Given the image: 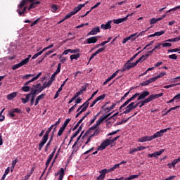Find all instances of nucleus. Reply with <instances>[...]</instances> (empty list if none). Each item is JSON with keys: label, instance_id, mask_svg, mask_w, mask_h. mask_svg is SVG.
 Listing matches in <instances>:
<instances>
[{"label": "nucleus", "instance_id": "1", "mask_svg": "<svg viewBox=\"0 0 180 180\" xmlns=\"http://www.w3.org/2000/svg\"><path fill=\"white\" fill-rule=\"evenodd\" d=\"M110 115H112V112H110L103 117H100V118L96 121V124L91 127L89 129V130H87L85 132V134L83 136V139L85 137V136H88V134H89V133H91V131H92V130H95V129H98V127H99V126H101V124H102V123H103V122H105V120H106V119H108V117H109V116H110Z\"/></svg>", "mask_w": 180, "mask_h": 180}, {"label": "nucleus", "instance_id": "2", "mask_svg": "<svg viewBox=\"0 0 180 180\" xmlns=\"http://www.w3.org/2000/svg\"><path fill=\"white\" fill-rule=\"evenodd\" d=\"M34 0H22V1L18 4L16 12L18 13V15L20 16H22V15H24V13H26V11H27V5L29 2H34Z\"/></svg>", "mask_w": 180, "mask_h": 180}, {"label": "nucleus", "instance_id": "3", "mask_svg": "<svg viewBox=\"0 0 180 180\" xmlns=\"http://www.w3.org/2000/svg\"><path fill=\"white\" fill-rule=\"evenodd\" d=\"M164 95L163 93H160L159 94H150L148 98H146L143 101H139L140 105L139 108H143V106L146 105V103H149V102H152L155 99H158V98H161Z\"/></svg>", "mask_w": 180, "mask_h": 180}, {"label": "nucleus", "instance_id": "4", "mask_svg": "<svg viewBox=\"0 0 180 180\" xmlns=\"http://www.w3.org/2000/svg\"><path fill=\"white\" fill-rule=\"evenodd\" d=\"M40 77H41V72L38 73L36 77H33L31 80L25 83L24 86L22 87V91H23V92H29V91H32V89L30 88V86H29V84L31 82H34V81H36V79H39Z\"/></svg>", "mask_w": 180, "mask_h": 180}, {"label": "nucleus", "instance_id": "5", "mask_svg": "<svg viewBox=\"0 0 180 180\" xmlns=\"http://www.w3.org/2000/svg\"><path fill=\"white\" fill-rule=\"evenodd\" d=\"M134 67H136V64L134 63H131L127 60L120 71H121V72H124L125 71H129L131 68H134Z\"/></svg>", "mask_w": 180, "mask_h": 180}, {"label": "nucleus", "instance_id": "6", "mask_svg": "<svg viewBox=\"0 0 180 180\" xmlns=\"http://www.w3.org/2000/svg\"><path fill=\"white\" fill-rule=\"evenodd\" d=\"M140 93H136L135 94H134L131 98H129L127 101H126L119 108V110H122V108H125V106H127V105H129V103H130V102H131V101H134V99H136V98H137V96H139Z\"/></svg>", "mask_w": 180, "mask_h": 180}, {"label": "nucleus", "instance_id": "7", "mask_svg": "<svg viewBox=\"0 0 180 180\" xmlns=\"http://www.w3.org/2000/svg\"><path fill=\"white\" fill-rule=\"evenodd\" d=\"M168 130H170V128H166L157 131L152 136V139L154 140V139H157L158 137H162V136H164V133H167Z\"/></svg>", "mask_w": 180, "mask_h": 180}, {"label": "nucleus", "instance_id": "8", "mask_svg": "<svg viewBox=\"0 0 180 180\" xmlns=\"http://www.w3.org/2000/svg\"><path fill=\"white\" fill-rule=\"evenodd\" d=\"M31 91L35 92L37 94H40V92H43V86H41V84H37L36 85H33L32 88H31Z\"/></svg>", "mask_w": 180, "mask_h": 180}, {"label": "nucleus", "instance_id": "9", "mask_svg": "<svg viewBox=\"0 0 180 180\" xmlns=\"http://www.w3.org/2000/svg\"><path fill=\"white\" fill-rule=\"evenodd\" d=\"M54 133H56V131H54V130H53L51 138L45 146V148H44L45 153H47V151H49V148H50V146H51V143H53V139H54Z\"/></svg>", "mask_w": 180, "mask_h": 180}, {"label": "nucleus", "instance_id": "10", "mask_svg": "<svg viewBox=\"0 0 180 180\" xmlns=\"http://www.w3.org/2000/svg\"><path fill=\"white\" fill-rule=\"evenodd\" d=\"M47 140H49V136L44 135L42 139L41 140V141L39 144V151H41V148H43V147H44V144H46V143H47Z\"/></svg>", "mask_w": 180, "mask_h": 180}, {"label": "nucleus", "instance_id": "11", "mask_svg": "<svg viewBox=\"0 0 180 180\" xmlns=\"http://www.w3.org/2000/svg\"><path fill=\"white\" fill-rule=\"evenodd\" d=\"M110 139L105 140L98 147V150H105L108 146H110Z\"/></svg>", "mask_w": 180, "mask_h": 180}, {"label": "nucleus", "instance_id": "12", "mask_svg": "<svg viewBox=\"0 0 180 180\" xmlns=\"http://www.w3.org/2000/svg\"><path fill=\"white\" fill-rule=\"evenodd\" d=\"M150 95V91H143L141 94H139V96L137 98V101H141L142 99H146L147 96Z\"/></svg>", "mask_w": 180, "mask_h": 180}, {"label": "nucleus", "instance_id": "13", "mask_svg": "<svg viewBox=\"0 0 180 180\" xmlns=\"http://www.w3.org/2000/svg\"><path fill=\"white\" fill-rule=\"evenodd\" d=\"M64 175H65V171L64 170V168H60L58 172L55 173V176H59L58 180H63Z\"/></svg>", "mask_w": 180, "mask_h": 180}, {"label": "nucleus", "instance_id": "14", "mask_svg": "<svg viewBox=\"0 0 180 180\" xmlns=\"http://www.w3.org/2000/svg\"><path fill=\"white\" fill-rule=\"evenodd\" d=\"M38 93H37L36 91H31L30 93L27 94V95L29 96V98H30L31 96V100H30V105L31 106H33V105H34V98H36V95H37Z\"/></svg>", "mask_w": 180, "mask_h": 180}, {"label": "nucleus", "instance_id": "15", "mask_svg": "<svg viewBox=\"0 0 180 180\" xmlns=\"http://www.w3.org/2000/svg\"><path fill=\"white\" fill-rule=\"evenodd\" d=\"M100 175L96 178V180H104L105 176L106 174H108V169H103L101 171H100Z\"/></svg>", "mask_w": 180, "mask_h": 180}, {"label": "nucleus", "instance_id": "16", "mask_svg": "<svg viewBox=\"0 0 180 180\" xmlns=\"http://www.w3.org/2000/svg\"><path fill=\"white\" fill-rule=\"evenodd\" d=\"M15 113H22V110L19 108H13L8 112V115L11 117H15Z\"/></svg>", "mask_w": 180, "mask_h": 180}, {"label": "nucleus", "instance_id": "17", "mask_svg": "<svg viewBox=\"0 0 180 180\" xmlns=\"http://www.w3.org/2000/svg\"><path fill=\"white\" fill-rule=\"evenodd\" d=\"M100 32H101V27H96L93 28L92 30L87 34V36H95V34H97V33H99Z\"/></svg>", "mask_w": 180, "mask_h": 180}, {"label": "nucleus", "instance_id": "18", "mask_svg": "<svg viewBox=\"0 0 180 180\" xmlns=\"http://www.w3.org/2000/svg\"><path fill=\"white\" fill-rule=\"evenodd\" d=\"M153 82H155V80L153 77L140 83L139 85L140 86H147V85H150V84H153Z\"/></svg>", "mask_w": 180, "mask_h": 180}, {"label": "nucleus", "instance_id": "19", "mask_svg": "<svg viewBox=\"0 0 180 180\" xmlns=\"http://www.w3.org/2000/svg\"><path fill=\"white\" fill-rule=\"evenodd\" d=\"M164 151H165V149H161L158 152H155V153H153L152 154H148V157H150V158H153V157H154L155 158H157V157L161 155L162 154V153H164Z\"/></svg>", "mask_w": 180, "mask_h": 180}, {"label": "nucleus", "instance_id": "20", "mask_svg": "<svg viewBox=\"0 0 180 180\" xmlns=\"http://www.w3.org/2000/svg\"><path fill=\"white\" fill-rule=\"evenodd\" d=\"M151 140H153L152 136H143V137H141V138H139V139H138V141H139V143H146V141H151Z\"/></svg>", "mask_w": 180, "mask_h": 180}, {"label": "nucleus", "instance_id": "21", "mask_svg": "<svg viewBox=\"0 0 180 180\" xmlns=\"http://www.w3.org/2000/svg\"><path fill=\"white\" fill-rule=\"evenodd\" d=\"M139 176H140V175H137V174L130 175L129 176L126 177L125 179L124 177L117 178L116 180H133L139 178Z\"/></svg>", "mask_w": 180, "mask_h": 180}, {"label": "nucleus", "instance_id": "22", "mask_svg": "<svg viewBox=\"0 0 180 180\" xmlns=\"http://www.w3.org/2000/svg\"><path fill=\"white\" fill-rule=\"evenodd\" d=\"M128 18H129V15H127L126 17L122 18L113 20V23H115V25H119L120 23H123V22H126V20H127Z\"/></svg>", "mask_w": 180, "mask_h": 180}, {"label": "nucleus", "instance_id": "23", "mask_svg": "<svg viewBox=\"0 0 180 180\" xmlns=\"http://www.w3.org/2000/svg\"><path fill=\"white\" fill-rule=\"evenodd\" d=\"M87 44H95L98 41V37H91L86 39Z\"/></svg>", "mask_w": 180, "mask_h": 180}, {"label": "nucleus", "instance_id": "24", "mask_svg": "<svg viewBox=\"0 0 180 180\" xmlns=\"http://www.w3.org/2000/svg\"><path fill=\"white\" fill-rule=\"evenodd\" d=\"M111 23H112V21H108L106 24H102L101 25V27L103 30H108V29H112V25H110Z\"/></svg>", "mask_w": 180, "mask_h": 180}, {"label": "nucleus", "instance_id": "25", "mask_svg": "<svg viewBox=\"0 0 180 180\" xmlns=\"http://www.w3.org/2000/svg\"><path fill=\"white\" fill-rule=\"evenodd\" d=\"M120 72V69L116 70L110 77H108L107 79V82H110V81H112V79H113V78H115Z\"/></svg>", "mask_w": 180, "mask_h": 180}, {"label": "nucleus", "instance_id": "26", "mask_svg": "<svg viewBox=\"0 0 180 180\" xmlns=\"http://www.w3.org/2000/svg\"><path fill=\"white\" fill-rule=\"evenodd\" d=\"M17 96H18L17 92H13L11 94L7 95V99L8 101H12V99H13L14 98H16Z\"/></svg>", "mask_w": 180, "mask_h": 180}, {"label": "nucleus", "instance_id": "27", "mask_svg": "<svg viewBox=\"0 0 180 180\" xmlns=\"http://www.w3.org/2000/svg\"><path fill=\"white\" fill-rule=\"evenodd\" d=\"M53 157H54V155L53 154L49 155V158L46 160V162L45 164L46 168L49 167V165H50V162H51V160H53Z\"/></svg>", "mask_w": 180, "mask_h": 180}, {"label": "nucleus", "instance_id": "28", "mask_svg": "<svg viewBox=\"0 0 180 180\" xmlns=\"http://www.w3.org/2000/svg\"><path fill=\"white\" fill-rule=\"evenodd\" d=\"M65 131V128H64V127H61L59 131H58L57 137H61V136H63V134L64 133Z\"/></svg>", "mask_w": 180, "mask_h": 180}, {"label": "nucleus", "instance_id": "29", "mask_svg": "<svg viewBox=\"0 0 180 180\" xmlns=\"http://www.w3.org/2000/svg\"><path fill=\"white\" fill-rule=\"evenodd\" d=\"M53 83L51 82V81H49L47 83L45 82L43 85H42V89L44 91V89H46V88H50V86Z\"/></svg>", "mask_w": 180, "mask_h": 180}, {"label": "nucleus", "instance_id": "30", "mask_svg": "<svg viewBox=\"0 0 180 180\" xmlns=\"http://www.w3.org/2000/svg\"><path fill=\"white\" fill-rule=\"evenodd\" d=\"M84 134V131H82L80 136H79L76 140V141L75 142V143L73 144L72 148H75V146H77L78 144V141H79V140H81V137L82 136V135Z\"/></svg>", "mask_w": 180, "mask_h": 180}, {"label": "nucleus", "instance_id": "31", "mask_svg": "<svg viewBox=\"0 0 180 180\" xmlns=\"http://www.w3.org/2000/svg\"><path fill=\"white\" fill-rule=\"evenodd\" d=\"M81 57L80 53L73 54L70 56V60H78Z\"/></svg>", "mask_w": 180, "mask_h": 180}, {"label": "nucleus", "instance_id": "32", "mask_svg": "<svg viewBox=\"0 0 180 180\" xmlns=\"http://www.w3.org/2000/svg\"><path fill=\"white\" fill-rule=\"evenodd\" d=\"M165 75H167V73L162 72L160 73L158 76L154 77L153 79H155V82L156 79H158V78H162V77H164Z\"/></svg>", "mask_w": 180, "mask_h": 180}, {"label": "nucleus", "instance_id": "33", "mask_svg": "<svg viewBox=\"0 0 180 180\" xmlns=\"http://www.w3.org/2000/svg\"><path fill=\"white\" fill-rule=\"evenodd\" d=\"M52 53H54V51H48L46 53H45L44 54L43 58L39 61V63H41V61H43L44 60V58H46V57H47V56H50V54H51Z\"/></svg>", "mask_w": 180, "mask_h": 180}, {"label": "nucleus", "instance_id": "34", "mask_svg": "<svg viewBox=\"0 0 180 180\" xmlns=\"http://www.w3.org/2000/svg\"><path fill=\"white\" fill-rule=\"evenodd\" d=\"M129 40H131V41H134V40H136V39H137V33H134L131 34L130 36L128 37Z\"/></svg>", "mask_w": 180, "mask_h": 180}, {"label": "nucleus", "instance_id": "35", "mask_svg": "<svg viewBox=\"0 0 180 180\" xmlns=\"http://www.w3.org/2000/svg\"><path fill=\"white\" fill-rule=\"evenodd\" d=\"M86 106L84 107L76 115H75V118L77 119V117H78L79 116H80L81 115H82V113H84V112H86Z\"/></svg>", "mask_w": 180, "mask_h": 180}, {"label": "nucleus", "instance_id": "36", "mask_svg": "<svg viewBox=\"0 0 180 180\" xmlns=\"http://www.w3.org/2000/svg\"><path fill=\"white\" fill-rule=\"evenodd\" d=\"M43 53H44L43 50L40 51L39 52L35 53V54L32 56V60H36V58H37V57H39V56H41Z\"/></svg>", "mask_w": 180, "mask_h": 180}, {"label": "nucleus", "instance_id": "37", "mask_svg": "<svg viewBox=\"0 0 180 180\" xmlns=\"http://www.w3.org/2000/svg\"><path fill=\"white\" fill-rule=\"evenodd\" d=\"M129 119H130V117H128L126 120L124 119L122 121L117 122L116 126H120V124H123V123H127V122H129Z\"/></svg>", "mask_w": 180, "mask_h": 180}, {"label": "nucleus", "instance_id": "38", "mask_svg": "<svg viewBox=\"0 0 180 180\" xmlns=\"http://www.w3.org/2000/svg\"><path fill=\"white\" fill-rule=\"evenodd\" d=\"M126 110H124L122 113L120 114V116H122V115H127L131 112V110L129 108L128 106L125 108Z\"/></svg>", "mask_w": 180, "mask_h": 180}, {"label": "nucleus", "instance_id": "39", "mask_svg": "<svg viewBox=\"0 0 180 180\" xmlns=\"http://www.w3.org/2000/svg\"><path fill=\"white\" fill-rule=\"evenodd\" d=\"M30 94H27L25 98H21L22 102L25 103H27L29 102L30 98L29 97Z\"/></svg>", "mask_w": 180, "mask_h": 180}, {"label": "nucleus", "instance_id": "40", "mask_svg": "<svg viewBox=\"0 0 180 180\" xmlns=\"http://www.w3.org/2000/svg\"><path fill=\"white\" fill-rule=\"evenodd\" d=\"M180 162V157L179 158H177V159H174L172 162L173 168H175V165H176V164H178V162Z\"/></svg>", "mask_w": 180, "mask_h": 180}, {"label": "nucleus", "instance_id": "41", "mask_svg": "<svg viewBox=\"0 0 180 180\" xmlns=\"http://www.w3.org/2000/svg\"><path fill=\"white\" fill-rule=\"evenodd\" d=\"M70 122H71V119L70 118H68L64 124L62 125V127L66 129L67 128V126H68V123H70Z\"/></svg>", "mask_w": 180, "mask_h": 180}, {"label": "nucleus", "instance_id": "42", "mask_svg": "<svg viewBox=\"0 0 180 180\" xmlns=\"http://www.w3.org/2000/svg\"><path fill=\"white\" fill-rule=\"evenodd\" d=\"M105 98H106V94H103L97 97L96 98V101H97V102H99V101H103V99H105Z\"/></svg>", "mask_w": 180, "mask_h": 180}, {"label": "nucleus", "instance_id": "43", "mask_svg": "<svg viewBox=\"0 0 180 180\" xmlns=\"http://www.w3.org/2000/svg\"><path fill=\"white\" fill-rule=\"evenodd\" d=\"M20 67H22V65L20 64V63H19L14 65L12 68V70L13 71H15V70H18V68H20Z\"/></svg>", "mask_w": 180, "mask_h": 180}, {"label": "nucleus", "instance_id": "44", "mask_svg": "<svg viewBox=\"0 0 180 180\" xmlns=\"http://www.w3.org/2000/svg\"><path fill=\"white\" fill-rule=\"evenodd\" d=\"M140 53H141V51H139V52H138L137 53H136L135 55H134V56H133L131 58H130V59L128 60L127 61H128L129 63H131V61H133V60H134V58H136L137 57V56L139 55Z\"/></svg>", "mask_w": 180, "mask_h": 180}, {"label": "nucleus", "instance_id": "45", "mask_svg": "<svg viewBox=\"0 0 180 180\" xmlns=\"http://www.w3.org/2000/svg\"><path fill=\"white\" fill-rule=\"evenodd\" d=\"M59 60H60V63H62V64H64V63H65V61H67V58L63 56V55L60 56Z\"/></svg>", "mask_w": 180, "mask_h": 180}, {"label": "nucleus", "instance_id": "46", "mask_svg": "<svg viewBox=\"0 0 180 180\" xmlns=\"http://www.w3.org/2000/svg\"><path fill=\"white\" fill-rule=\"evenodd\" d=\"M79 11H81V10H80L79 7L77 6L75 7V8H74V10L72 11V13H73V15H76V13H78V12H79Z\"/></svg>", "mask_w": 180, "mask_h": 180}, {"label": "nucleus", "instance_id": "47", "mask_svg": "<svg viewBox=\"0 0 180 180\" xmlns=\"http://www.w3.org/2000/svg\"><path fill=\"white\" fill-rule=\"evenodd\" d=\"M27 63H29V58H25L23 60H22L20 64L21 65V66L22 67V65H26V64H27Z\"/></svg>", "mask_w": 180, "mask_h": 180}, {"label": "nucleus", "instance_id": "48", "mask_svg": "<svg viewBox=\"0 0 180 180\" xmlns=\"http://www.w3.org/2000/svg\"><path fill=\"white\" fill-rule=\"evenodd\" d=\"M176 85H179V84H169L164 86L163 88H165L166 89H168V88H174V86H176Z\"/></svg>", "mask_w": 180, "mask_h": 180}, {"label": "nucleus", "instance_id": "49", "mask_svg": "<svg viewBox=\"0 0 180 180\" xmlns=\"http://www.w3.org/2000/svg\"><path fill=\"white\" fill-rule=\"evenodd\" d=\"M79 51H81L79 49H70L71 54H76V53H79Z\"/></svg>", "mask_w": 180, "mask_h": 180}, {"label": "nucleus", "instance_id": "50", "mask_svg": "<svg viewBox=\"0 0 180 180\" xmlns=\"http://www.w3.org/2000/svg\"><path fill=\"white\" fill-rule=\"evenodd\" d=\"M58 9V7L57 6V4H53L51 6V11H52V12H57Z\"/></svg>", "mask_w": 180, "mask_h": 180}, {"label": "nucleus", "instance_id": "51", "mask_svg": "<svg viewBox=\"0 0 180 180\" xmlns=\"http://www.w3.org/2000/svg\"><path fill=\"white\" fill-rule=\"evenodd\" d=\"M58 75V73H56V72L51 75V79L49 81H51V82H54V80L56 79V76Z\"/></svg>", "mask_w": 180, "mask_h": 180}, {"label": "nucleus", "instance_id": "52", "mask_svg": "<svg viewBox=\"0 0 180 180\" xmlns=\"http://www.w3.org/2000/svg\"><path fill=\"white\" fill-rule=\"evenodd\" d=\"M71 16H74V14L72 13V11L70 13L67 14L63 19L64 20H67V19H70Z\"/></svg>", "mask_w": 180, "mask_h": 180}, {"label": "nucleus", "instance_id": "53", "mask_svg": "<svg viewBox=\"0 0 180 180\" xmlns=\"http://www.w3.org/2000/svg\"><path fill=\"white\" fill-rule=\"evenodd\" d=\"M144 56H141L140 57L138 60H136V62L134 63L135 65L136 66L137 64H139V63H140V61H144Z\"/></svg>", "mask_w": 180, "mask_h": 180}, {"label": "nucleus", "instance_id": "54", "mask_svg": "<svg viewBox=\"0 0 180 180\" xmlns=\"http://www.w3.org/2000/svg\"><path fill=\"white\" fill-rule=\"evenodd\" d=\"M88 85H89V84L86 83L84 86H82L81 87V91H82V93L84 94V92H85V91H86V88H88Z\"/></svg>", "mask_w": 180, "mask_h": 180}, {"label": "nucleus", "instance_id": "55", "mask_svg": "<svg viewBox=\"0 0 180 180\" xmlns=\"http://www.w3.org/2000/svg\"><path fill=\"white\" fill-rule=\"evenodd\" d=\"M61 120L59 119L55 124H53L55 125V127L53 128V131H56L57 130V126H58V124H60Z\"/></svg>", "mask_w": 180, "mask_h": 180}, {"label": "nucleus", "instance_id": "56", "mask_svg": "<svg viewBox=\"0 0 180 180\" xmlns=\"http://www.w3.org/2000/svg\"><path fill=\"white\" fill-rule=\"evenodd\" d=\"M39 22H40V18H37V20H35L30 25L31 27H33V26H36V25H37V23H39Z\"/></svg>", "mask_w": 180, "mask_h": 180}, {"label": "nucleus", "instance_id": "57", "mask_svg": "<svg viewBox=\"0 0 180 180\" xmlns=\"http://www.w3.org/2000/svg\"><path fill=\"white\" fill-rule=\"evenodd\" d=\"M60 71H61V63L58 64V67L55 72L56 74H60Z\"/></svg>", "mask_w": 180, "mask_h": 180}, {"label": "nucleus", "instance_id": "58", "mask_svg": "<svg viewBox=\"0 0 180 180\" xmlns=\"http://www.w3.org/2000/svg\"><path fill=\"white\" fill-rule=\"evenodd\" d=\"M178 51H180V49H169L168 53H176Z\"/></svg>", "mask_w": 180, "mask_h": 180}, {"label": "nucleus", "instance_id": "59", "mask_svg": "<svg viewBox=\"0 0 180 180\" xmlns=\"http://www.w3.org/2000/svg\"><path fill=\"white\" fill-rule=\"evenodd\" d=\"M106 47L100 48L96 51V53L99 54V53H103V51H105Z\"/></svg>", "mask_w": 180, "mask_h": 180}, {"label": "nucleus", "instance_id": "60", "mask_svg": "<svg viewBox=\"0 0 180 180\" xmlns=\"http://www.w3.org/2000/svg\"><path fill=\"white\" fill-rule=\"evenodd\" d=\"M169 58L172 60H176L178 58V56H176V54H172L169 56Z\"/></svg>", "mask_w": 180, "mask_h": 180}, {"label": "nucleus", "instance_id": "61", "mask_svg": "<svg viewBox=\"0 0 180 180\" xmlns=\"http://www.w3.org/2000/svg\"><path fill=\"white\" fill-rule=\"evenodd\" d=\"M165 33V31H160L155 32V36H162Z\"/></svg>", "mask_w": 180, "mask_h": 180}, {"label": "nucleus", "instance_id": "62", "mask_svg": "<svg viewBox=\"0 0 180 180\" xmlns=\"http://www.w3.org/2000/svg\"><path fill=\"white\" fill-rule=\"evenodd\" d=\"M174 101H176V102H179V101H180V94H178L177 95L174 96Z\"/></svg>", "mask_w": 180, "mask_h": 180}, {"label": "nucleus", "instance_id": "63", "mask_svg": "<svg viewBox=\"0 0 180 180\" xmlns=\"http://www.w3.org/2000/svg\"><path fill=\"white\" fill-rule=\"evenodd\" d=\"M46 96V94H42L41 95H39L37 99H38V101H41V99H44V97Z\"/></svg>", "mask_w": 180, "mask_h": 180}, {"label": "nucleus", "instance_id": "64", "mask_svg": "<svg viewBox=\"0 0 180 180\" xmlns=\"http://www.w3.org/2000/svg\"><path fill=\"white\" fill-rule=\"evenodd\" d=\"M95 131H94V135H96V136H98V134H99L100 133H101V129H99V128H96L95 129H94Z\"/></svg>", "mask_w": 180, "mask_h": 180}]
</instances>
